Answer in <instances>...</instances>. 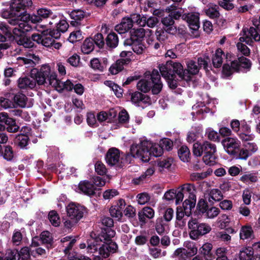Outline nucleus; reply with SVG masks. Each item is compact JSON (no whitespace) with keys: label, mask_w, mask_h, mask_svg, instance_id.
Here are the masks:
<instances>
[{"label":"nucleus","mask_w":260,"mask_h":260,"mask_svg":"<svg viewBox=\"0 0 260 260\" xmlns=\"http://www.w3.org/2000/svg\"><path fill=\"white\" fill-rule=\"evenodd\" d=\"M106 43L109 48H114L116 47L118 44V36L114 32L110 33L106 39Z\"/></svg>","instance_id":"obj_37"},{"label":"nucleus","mask_w":260,"mask_h":260,"mask_svg":"<svg viewBox=\"0 0 260 260\" xmlns=\"http://www.w3.org/2000/svg\"><path fill=\"white\" fill-rule=\"evenodd\" d=\"M200 14L197 12H191L187 14H183L182 19L186 21L189 28L194 30L197 31L200 27Z\"/></svg>","instance_id":"obj_14"},{"label":"nucleus","mask_w":260,"mask_h":260,"mask_svg":"<svg viewBox=\"0 0 260 260\" xmlns=\"http://www.w3.org/2000/svg\"><path fill=\"white\" fill-rule=\"evenodd\" d=\"M154 170L153 168H148L146 172L139 178L134 179V182L138 184L141 183L146 177H149L153 174Z\"/></svg>","instance_id":"obj_52"},{"label":"nucleus","mask_w":260,"mask_h":260,"mask_svg":"<svg viewBox=\"0 0 260 260\" xmlns=\"http://www.w3.org/2000/svg\"><path fill=\"white\" fill-rule=\"evenodd\" d=\"M32 23H37L42 21L37 13L30 15L27 12H23L20 15V19H10L8 22L12 25L16 26L13 29V33L15 36H21L22 33L31 31L32 27L29 21Z\"/></svg>","instance_id":"obj_1"},{"label":"nucleus","mask_w":260,"mask_h":260,"mask_svg":"<svg viewBox=\"0 0 260 260\" xmlns=\"http://www.w3.org/2000/svg\"><path fill=\"white\" fill-rule=\"evenodd\" d=\"M48 219L51 224L54 226H58L60 223V218L55 211L52 210L49 212Z\"/></svg>","instance_id":"obj_47"},{"label":"nucleus","mask_w":260,"mask_h":260,"mask_svg":"<svg viewBox=\"0 0 260 260\" xmlns=\"http://www.w3.org/2000/svg\"><path fill=\"white\" fill-rule=\"evenodd\" d=\"M151 82L142 79L139 81L137 84L138 90L147 92L152 89L153 94H157L160 92L162 87V84L160 81V75L157 70H153L151 75Z\"/></svg>","instance_id":"obj_3"},{"label":"nucleus","mask_w":260,"mask_h":260,"mask_svg":"<svg viewBox=\"0 0 260 260\" xmlns=\"http://www.w3.org/2000/svg\"><path fill=\"white\" fill-rule=\"evenodd\" d=\"M251 64L250 60L243 56L239 57L238 60L232 62V67L236 69L238 71L240 70L241 68L249 69L250 68Z\"/></svg>","instance_id":"obj_23"},{"label":"nucleus","mask_w":260,"mask_h":260,"mask_svg":"<svg viewBox=\"0 0 260 260\" xmlns=\"http://www.w3.org/2000/svg\"><path fill=\"white\" fill-rule=\"evenodd\" d=\"M0 122L7 125V129L10 133H15L18 130L19 127L15 120L9 117L6 113H0Z\"/></svg>","instance_id":"obj_20"},{"label":"nucleus","mask_w":260,"mask_h":260,"mask_svg":"<svg viewBox=\"0 0 260 260\" xmlns=\"http://www.w3.org/2000/svg\"><path fill=\"white\" fill-rule=\"evenodd\" d=\"M222 143L226 152L231 155H235L240 146V142L235 138H227Z\"/></svg>","instance_id":"obj_15"},{"label":"nucleus","mask_w":260,"mask_h":260,"mask_svg":"<svg viewBox=\"0 0 260 260\" xmlns=\"http://www.w3.org/2000/svg\"><path fill=\"white\" fill-rule=\"evenodd\" d=\"M155 214L154 210L150 207H145L138 213V218L140 222L143 223L146 222V218L152 219Z\"/></svg>","instance_id":"obj_22"},{"label":"nucleus","mask_w":260,"mask_h":260,"mask_svg":"<svg viewBox=\"0 0 260 260\" xmlns=\"http://www.w3.org/2000/svg\"><path fill=\"white\" fill-rule=\"evenodd\" d=\"M150 142L143 141L139 144H134L131 147V153L134 157L140 158L143 161H148L150 159L149 145Z\"/></svg>","instance_id":"obj_4"},{"label":"nucleus","mask_w":260,"mask_h":260,"mask_svg":"<svg viewBox=\"0 0 260 260\" xmlns=\"http://www.w3.org/2000/svg\"><path fill=\"white\" fill-rule=\"evenodd\" d=\"M115 232L112 229H108L106 233H103L100 236L95 239H91L88 242L87 250L90 253H94L98 250V242L100 240L101 242L105 241L107 242H111V239L115 236Z\"/></svg>","instance_id":"obj_9"},{"label":"nucleus","mask_w":260,"mask_h":260,"mask_svg":"<svg viewBox=\"0 0 260 260\" xmlns=\"http://www.w3.org/2000/svg\"><path fill=\"white\" fill-rule=\"evenodd\" d=\"M69 24L67 22L64 20H60L59 19V21L57 23L56 32H55V35H54V38L57 39L60 36V32H65L68 28Z\"/></svg>","instance_id":"obj_33"},{"label":"nucleus","mask_w":260,"mask_h":260,"mask_svg":"<svg viewBox=\"0 0 260 260\" xmlns=\"http://www.w3.org/2000/svg\"><path fill=\"white\" fill-rule=\"evenodd\" d=\"M98 249H99V253L101 256L104 258L108 257L111 253L115 252L117 249V244L112 242H107L103 241L98 242Z\"/></svg>","instance_id":"obj_12"},{"label":"nucleus","mask_w":260,"mask_h":260,"mask_svg":"<svg viewBox=\"0 0 260 260\" xmlns=\"http://www.w3.org/2000/svg\"><path fill=\"white\" fill-rule=\"evenodd\" d=\"M165 11L170 13V15L172 16L173 19H179L180 17L182 18L183 11L182 9H178L177 6L174 4H172L167 7Z\"/></svg>","instance_id":"obj_27"},{"label":"nucleus","mask_w":260,"mask_h":260,"mask_svg":"<svg viewBox=\"0 0 260 260\" xmlns=\"http://www.w3.org/2000/svg\"><path fill=\"white\" fill-rule=\"evenodd\" d=\"M95 171L100 175H104L107 173V169L105 165L101 161H97L95 165Z\"/></svg>","instance_id":"obj_64"},{"label":"nucleus","mask_w":260,"mask_h":260,"mask_svg":"<svg viewBox=\"0 0 260 260\" xmlns=\"http://www.w3.org/2000/svg\"><path fill=\"white\" fill-rule=\"evenodd\" d=\"M49 84L57 90L62 91L63 90L71 91L73 89L74 84L70 81L62 82L57 79V75L53 73L50 76Z\"/></svg>","instance_id":"obj_13"},{"label":"nucleus","mask_w":260,"mask_h":260,"mask_svg":"<svg viewBox=\"0 0 260 260\" xmlns=\"http://www.w3.org/2000/svg\"><path fill=\"white\" fill-rule=\"evenodd\" d=\"M23 236L21 232L17 229L14 231L12 237V242L16 246L20 245L21 244Z\"/></svg>","instance_id":"obj_48"},{"label":"nucleus","mask_w":260,"mask_h":260,"mask_svg":"<svg viewBox=\"0 0 260 260\" xmlns=\"http://www.w3.org/2000/svg\"><path fill=\"white\" fill-rule=\"evenodd\" d=\"M220 212L219 208L215 207L208 208L205 212L206 216L208 218H214L216 217Z\"/></svg>","instance_id":"obj_59"},{"label":"nucleus","mask_w":260,"mask_h":260,"mask_svg":"<svg viewBox=\"0 0 260 260\" xmlns=\"http://www.w3.org/2000/svg\"><path fill=\"white\" fill-rule=\"evenodd\" d=\"M17 36L18 37V36ZM16 41L19 45H22L26 48H30L34 46V43L31 41L30 38L21 37V35L16 38Z\"/></svg>","instance_id":"obj_35"},{"label":"nucleus","mask_w":260,"mask_h":260,"mask_svg":"<svg viewBox=\"0 0 260 260\" xmlns=\"http://www.w3.org/2000/svg\"><path fill=\"white\" fill-rule=\"evenodd\" d=\"M70 16L73 19L71 22V24L72 25L76 26L79 24L78 21H80L84 17L85 13L81 10H75L70 13Z\"/></svg>","instance_id":"obj_30"},{"label":"nucleus","mask_w":260,"mask_h":260,"mask_svg":"<svg viewBox=\"0 0 260 260\" xmlns=\"http://www.w3.org/2000/svg\"><path fill=\"white\" fill-rule=\"evenodd\" d=\"M53 239L51 234L48 231H44L40 235V241L43 244H51Z\"/></svg>","instance_id":"obj_55"},{"label":"nucleus","mask_w":260,"mask_h":260,"mask_svg":"<svg viewBox=\"0 0 260 260\" xmlns=\"http://www.w3.org/2000/svg\"><path fill=\"white\" fill-rule=\"evenodd\" d=\"M145 35V31L143 28H139L136 29H134L132 32V36L133 39H135V37L136 41H141V40L144 37Z\"/></svg>","instance_id":"obj_60"},{"label":"nucleus","mask_w":260,"mask_h":260,"mask_svg":"<svg viewBox=\"0 0 260 260\" xmlns=\"http://www.w3.org/2000/svg\"><path fill=\"white\" fill-rule=\"evenodd\" d=\"M159 69L161 76L166 79H171L173 78V71H172L170 62L167 61L166 64L160 65Z\"/></svg>","instance_id":"obj_26"},{"label":"nucleus","mask_w":260,"mask_h":260,"mask_svg":"<svg viewBox=\"0 0 260 260\" xmlns=\"http://www.w3.org/2000/svg\"><path fill=\"white\" fill-rule=\"evenodd\" d=\"M211 230L210 225L205 223L199 224L196 230L190 231L189 235L192 240H197L200 236L209 233Z\"/></svg>","instance_id":"obj_19"},{"label":"nucleus","mask_w":260,"mask_h":260,"mask_svg":"<svg viewBox=\"0 0 260 260\" xmlns=\"http://www.w3.org/2000/svg\"><path fill=\"white\" fill-rule=\"evenodd\" d=\"M187 70L190 76V80L191 79V76L196 75L199 72L200 69L196 62L192 60H189L186 62Z\"/></svg>","instance_id":"obj_39"},{"label":"nucleus","mask_w":260,"mask_h":260,"mask_svg":"<svg viewBox=\"0 0 260 260\" xmlns=\"http://www.w3.org/2000/svg\"><path fill=\"white\" fill-rule=\"evenodd\" d=\"M173 254L175 257H177L180 260H186L187 257H190L187 254L186 249L184 248L177 249Z\"/></svg>","instance_id":"obj_51"},{"label":"nucleus","mask_w":260,"mask_h":260,"mask_svg":"<svg viewBox=\"0 0 260 260\" xmlns=\"http://www.w3.org/2000/svg\"><path fill=\"white\" fill-rule=\"evenodd\" d=\"M131 45L134 52L138 54H142L145 48L142 42L139 41L133 42Z\"/></svg>","instance_id":"obj_54"},{"label":"nucleus","mask_w":260,"mask_h":260,"mask_svg":"<svg viewBox=\"0 0 260 260\" xmlns=\"http://www.w3.org/2000/svg\"><path fill=\"white\" fill-rule=\"evenodd\" d=\"M161 23L166 26L167 31L169 33L175 29V27L174 26V20L170 15L163 18L161 19Z\"/></svg>","instance_id":"obj_40"},{"label":"nucleus","mask_w":260,"mask_h":260,"mask_svg":"<svg viewBox=\"0 0 260 260\" xmlns=\"http://www.w3.org/2000/svg\"><path fill=\"white\" fill-rule=\"evenodd\" d=\"M149 152L150 156L152 155L155 157H158L161 155L163 151L160 145L153 144L150 142V145H149Z\"/></svg>","instance_id":"obj_41"},{"label":"nucleus","mask_w":260,"mask_h":260,"mask_svg":"<svg viewBox=\"0 0 260 260\" xmlns=\"http://www.w3.org/2000/svg\"><path fill=\"white\" fill-rule=\"evenodd\" d=\"M171 64V69L173 71V76L174 74H177L179 77L187 82L190 81V76L187 71L183 70V66L179 62H174L170 61Z\"/></svg>","instance_id":"obj_18"},{"label":"nucleus","mask_w":260,"mask_h":260,"mask_svg":"<svg viewBox=\"0 0 260 260\" xmlns=\"http://www.w3.org/2000/svg\"><path fill=\"white\" fill-rule=\"evenodd\" d=\"M129 62L128 58L119 59L113 63L110 68L109 71L112 75H116L123 69V65L127 64Z\"/></svg>","instance_id":"obj_25"},{"label":"nucleus","mask_w":260,"mask_h":260,"mask_svg":"<svg viewBox=\"0 0 260 260\" xmlns=\"http://www.w3.org/2000/svg\"><path fill=\"white\" fill-rule=\"evenodd\" d=\"M27 98L23 93H18L14 97V102L19 107L22 108L29 107L30 104H27Z\"/></svg>","instance_id":"obj_31"},{"label":"nucleus","mask_w":260,"mask_h":260,"mask_svg":"<svg viewBox=\"0 0 260 260\" xmlns=\"http://www.w3.org/2000/svg\"><path fill=\"white\" fill-rule=\"evenodd\" d=\"M1 155H2L4 159L7 160H11L14 157V152L12 148L10 146H6L4 147V150L1 152Z\"/></svg>","instance_id":"obj_50"},{"label":"nucleus","mask_w":260,"mask_h":260,"mask_svg":"<svg viewBox=\"0 0 260 260\" xmlns=\"http://www.w3.org/2000/svg\"><path fill=\"white\" fill-rule=\"evenodd\" d=\"M18 86L21 89L33 88L36 86V82L28 77L20 78L18 80Z\"/></svg>","instance_id":"obj_28"},{"label":"nucleus","mask_w":260,"mask_h":260,"mask_svg":"<svg viewBox=\"0 0 260 260\" xmlns=\"http://www.w3.org/2000/svg\"><path fill=\"white\" fill-rule=\"evenodd\" d=\"M94 46L93 39L87 38L84 40L81 46V51L84 54H89L93 51Z\"/></svg>","instance_id":"obj_36"},{"label":"nucleus","mask_w":260,"mask_h":260,"mask_svg":"<svg viewBox=\"0 0 260 260\" xmlns=\"http://www.w3.org/2000/svg\"><path fill=\"white\" fill-rule=\"evenodd\" d=\"M178 156L180 159L184 161L187 162L189 159L190 151L188 147L186 146H182L178 150Z\"/></svg>","instance_id":"obj_43"},{"label":"nucleus","mask_w":260,"mask_h":260,"mask_svg":"<svg viewBox=\"0 0 260 260\" xmlns=\"http://www.w3.org/2000/svg\"><path fill=\"white\" fill-rule=\"evenodd\" d=\"M204 155L203 161L207 165L213 166L216 164V147L215 144L208 141L203 143Z\"/></svg>","instance_id":"obj_7"},{"label":"nucleus","mask_w":260,"mask_h":260,"mask_svg":"<svg viewBox=\"0 0 260 260\" xmlns=\"http://www.w3.org/2000/svg\"><path fill=\"white\" fill-rule=\"evenodd\" d=\"M19 260L21 258L22 260H28L30 257L29 249L27 247L21 249L19 252L18 251Z\"/></svg>","instance_id":"obj_62"},{"label":"nucleus","mask_w":260,"mask_h":260,"mask_svg":"<svg viewBox=\"0 0 260 260\" xmlns=\"http://www.w3.org/2000/svg\"><path fill=\"white\" fill-rule=\"evenodd\" d=\"M238 136L241 140L245 142L252 141L254 138V135L251 133L250 127L244 120L241 121V127Z\"/></svg>","instance_id":"obj_17"},{"label":"nucleus","mask_w":260,"mask_h":260,"mask_svg":"<svg viewBox=\"0 0 260 260\" xmlns=\"http://www.w3.org/2000/svg\"><path fill=\"white\" fill-rule=\"evenodd\" d=\"M106 160L109 165L116 166L120 168L122 167L125 164L119 150L115 148H110L108 150L106 156Z\"/></svg>","instance_id":"obj_10"},{"label":"nucleus","mask_w":260,"mask_h":260,"mask_svg":"<svg viewBox=\"0 0 260 260\" xmlns=\"http://www.w3.org/2000/svg\"><path fill=\"white\" fill-rule=\"evenodd\" d=\"M206 15L211 18H217L219 17V7L217 5L211 4L205 10Z\"/></svg>","instance_id":"obj_34"},{"label":"nucleus","mask_w":260,"mask_h":260,"mask_svg":"<svg viewBox=\"0 0 260 260\" xmlns=\"http://www.w3.org/2000/svg\"><path fill=\"white\" fill-rule=\"evenodd\" d=\"M243 36L239 38L241 42H245L249 45H251L253 40L255 42L260 41V35L255 28L250 27V28H244L242 29Z\"/></svg>","instance_id":"obj_11"},{"label":"nucleus","mask_w":260,"mask_h":260,"mask_svg":"<svg viewBox=\"0 0 260 260\" xmlns=\"http://www.w3.org/2000/svg\"><path fill=\"white\" fill-rule=\"evenodd\" d=\"M0 260H19L18 250H9L5 258H1Z\"/></svg>","instance_id":"obj_63"},{"label":"nucleus","mask_w":260,"mask_h":260,"mask_svg":"<svg viewBox=\"0 0 260 260\" xmlns=\"http://www.w3.org/2000/svg\"><path fill=\"white\" fill-rule=\"evenodd\" d=\"M223 56H224V54L222 50L220 49H217L212 57L213 64L215 68L221 67Z\"/></svg>","instance_id":"obj_32"},{"label":"nucleus","mask_w":260,"mask_h":260,"mask_svg":"<svg viewBox=\"0 0 260 260\" xmlns=\"http://www.w3.org/2000/svg\"><path fill=\"white\" fill-rule=\"evenodd\" d=\"M60 242L62 243L63 246L65 247L64 252L67 253L72 248L76 242V240L70 236H67L62 238Z\"/></svg>","instance_id":"obj_38"},{"label":"nucleus","mask_w":260,"mask_h":260,"mask_svg":"<svg viewBox=\"0 0 260 260\" xmlns=\"http://www.w3.org/2000/svg\"><path fill=\"white\" fill-rule=\"evenodd\" d=\"M184 248L186 249L187 254L189 256L196 255L198 251V247L194 242L190 241H186L183 245Z\"/></svg>","instance_id":"obj_42"},{"label":"nucleus","mask_w":260,"mask_h":260,"mask_svg":"<svg viewBox=\"0 0 260 260\" xmlns=\"http://www.w3.org/2000/svg\"><path fill=\"white\" fill-rule=\"evenodd\" d=\"M32 6L31 0H11L10 9L12 14L16 16V18L11 19H20V15L23 12H27L26 10Z\"/></svg>","instance_id":"obj_5"},{"label":"nucleus","mask_w":260,"mask_h":260,"mask_svg":"<svg viewBox=\"0 0 260 260\" xmlns=\"http://www.w3.org/2000/svg\"><path fill=\"white\" fill-rule=\"evenodd\" d=\"M253 231L250 226H243L240 232V237L241 239L245 240L252 237Z\"/></svg>","instance_id":"obj_45"},{"label":"nucleus","mask_w":260,"mask_h":260,"mask_svg":"<svg viewBox=\"0 0 260 260\" xmlns=\"http://www.w3.org/2000/svg\"><path fill=\"white\" fill-rule=\"evenodd\" d=\"M147 97L139 92H136L132 94L131 101L135 104L139 103L141 101L146 102L145 99Z\"/></svg>","instance_id":"obj_61"},{"label":"nucleus","mask_w":260,"mask_h":260,"mask_svg":"<svg viewBox=\"0 0 260 260\" xmlns=\"http://www.w3.org/2000/svg\"><path fill=\"white\" fill-rule=\"evenodd\" d=\"M109 212L111 216L116 218L117 220H120L122 216L121 210L119 206H112L110 208Z\"/></svg>","instance_id":"obj_58"},{"label":"nucleus","mask_w":260,"mask_h":260,"mask_svg":"<svg viewBox=\"0 0 260 260\" xmlns=\"http://www.w3.org/2000/svg\"><path fill=\"white\" fill-rule=\"evenodd\" d=\"M67 216L63 218L64 227L70 229L73 228L83 217L84 208L74 203H70L66 207Z\"/></svg>","instance_id":"obj_2"},{"label":"nucleus","mask_w":260,"mask_h":260,"mask_svg":"<svg viewBox=\"0 0 260 260\" xmlns=\"http://www.w3.org/2000/svg\"><path fill=\"white\" fill-rule=\"evenodd\" d=\"M133 27L129 17L123 18L120 23L115 26V29L120 34H124Z\"/></svg>","instance_id":"obj_24"},{"label":"nucleus","mask_w":260,"mask_h":260,"mask_svg":"<svg viewBox=\"0 0 260 260\" xmlns=\"http://www.w3.org/2000/svg\"><path fill=\"white\" fill-rule=\"evenodd\" d=\"M257 180V176L253 173H247L244 174L240 178V180L245 183L255 182Z\"/></svg>","instance_id":"obj_57"},{"label":"nucleus","mask_w":260,"mask_h":260,"mask_svg":"<svg viewBox=\"0 0 260 260\" xmlns=\"http://www.w3.org/2000/svg\"><path fill=\"white\" fill-rule=\"evenodd\" d=\"M181 189L184 193L188 194L189 199H186L184 201V205H186L190 204V207H194L196 202L194 186L191 184H185L181 186Z\"/></svg>","instance_id":"obj_16"},{"label":"nucleus","mask_w":260,"mask_h":260,"mask_svg":"<svg viewBox=\"0 0 260 260\" xmlns=\"http://www.w3.org/2000/svg\"><path fill=\"white\" fill-rule=\"evenodd\" d=\"M192 109L193 111L191 113L193 116L196 114L197 115L205 113H208L209 111V109L207 108L205 105L202 104H197L192 106Z\"/></svg>","instance_id":"obj_46"},{"label":"nucleus","mask_w":260,"mask_h":260,"mask_svg":"<svg viewBox=\"0 0 260 260\" xmlns=\"http://www.w3.org/2000/svg\"><path fill=\"white\" fill-rule=\"evenodd\" d=\"M50 36H44L42 39L41 44L46 47H51L53 43H54V39L53 38H54V35H55V32L54 30L51 31H50Z\"/></svg>","instance_id":"obj_49"},{"label":"nucleus","mask_w":260,"mask_h":260,"mask_svg":"<svg viewBox=\"0 0 260 260\" xmlns=\"http://www.w3.org/2000/svg\"><path fill=\"white\" fill-rule=\"evenodd\" d=\"M189 207H190V204L185 205L184 202L182 207L177 208L176 223L180 228H182L186 225L187 218L189 217L191 213V210L194 208Z\"/></svg>","instance_id":"obj_8"},{"label":"nucleus","mask_w":260,"mask_h":260,"mask_svg":"<svg viewBox=\"0 0 260 260\" xmlns=\"http://www.w3.org/2000/svg\"><path fill=\"white\" fill-rule=\"evenodd\" d=\"M29 137L26 135L21 134L17 136L15 139V143L21 148H26Z\"/></svg>","instance_id":"obj_44"},{"label":"nucleus","mask_w":260,"mask_h":260,"mask_svg":"<svg viewBox=\"0 0 260 260\" xmlns=\"http://www.w3.org/2000/svg\"><path fill=\"white\" fill-rule=\"evenodd\" d=\"M192 152L196 156H201L204 152L203 143L197 141L193 145Z\"/></svg>","instance_id":"obj_56"},{"label":"nucleus","mask_w":260,"mask_h":260,"mask_svg":"<svg viewBox=\"0 0 260 260\" xmlns=\"http://www.w3.org/2000/svg\"><path fill=\"white\" fill-rule=\"evenodd\" d=\"M168 31H164L162 29H157L155 35L157 40L161 43V44L164 43L168 38Z\"/></svg>","instance_id":"obj_53"},{"label":"nucleus","mask_w":260,"mask_h":260,"mask_svg":"<svg viewBox=\"0 0 260 260\" xmlns=\"http://www.w3.org/2000/svg\"><path fill=\"white\" fill-rule=\"evenodd\" d=\"M78 189L79 192H82L88 196H92L95 194L96 187L89 181L83 180L79 183Z\"/></svg>","instance_id":"obj_21"},{"label":"nucleus","mask_w":260,"mask_h":260,"mask_svg":"<svg viewBox=\"0 0 260 260\" xmlns=\"http://www.w3.org/2000/svg\"><path fill=\"white\" fill-rule=\"evenodd\" d=\"M223 198V195L218 189H212L208 191L207 199L209 202L213 203L214 202L220 201Z\"/></svg>","instance_id":"obj_29"},{"label":"nucleus","mask_w":260,"mask_h":260,"mask_svg":"<svg viewBox=\"0 0 260 260\" xmlns=\"http://www.w3.org/2000/svg\"><path fill=\"white\" fill-rule=\"evenodd\" d=\"M52 73H51V68L48 64H43L39 71L36 69L32 70L31 76L35 79V82L39 85H43L46 82L47 78L49 81L50 76Z\"/></svg>","instance_id":"obj_6"}]
</instances>
